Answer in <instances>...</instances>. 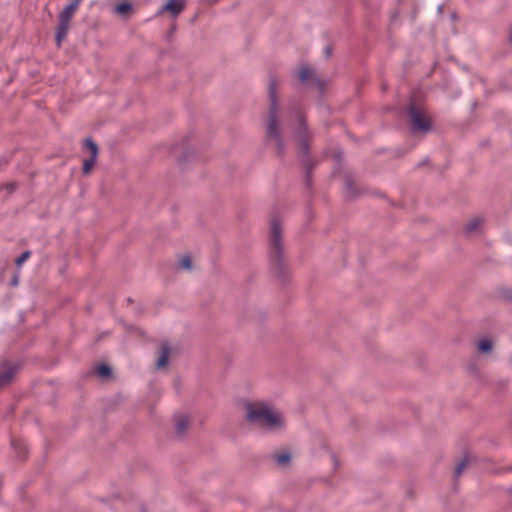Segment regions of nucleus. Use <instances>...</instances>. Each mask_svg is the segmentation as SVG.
<instances>
[{
	"instance_id": "1",
	"label": "nucleus",
	"mask_w": 512,
	"mask_h": 512,
	"mask_svg": "<svg viewBox=\"0 0 512 512\" xmlns=\"http://www.w3.org/2000/svg\"><path fill=\"white\" fill-rule=\"evenodd\" d=\"M268 99L269 108L265 118L266 141L273 143L277 154L282 155L285 150L283 130L286 127L293 130L299 142L300 151L305 155L308 154L310 133L306 128L303 113L298 106L293 104L286 109L280 106L278 82L273 76L270 77L268 83Z\"/></svg>"
},
{
	"instance_id": "2",
	"label": "nucleus",
	"mask_w": 512,
	"mask_h": 512,
	"mask_svg": "<svg viewBox=\"0 0 512 512\" xmlns=\"http://www.w3.org/2000/svg\"><path fill=\"white\" fill-rule=\"evenodd\" d=\"M245 417L250 424L269 431H276L284 426L282 416L264 402L246 403Z\"/></svg>"
},
{
	"instance_id": "3",
	"label": "nucleus",
	"mask_w": 512,
	"mask_h": 512,
	"mask_svg": "<svg viewBox=\"0 0 512 512\" xmlns=\"http://www.w3.org/2000/svg\"><path fill=\"white\" fill-rule=\"evenodd\" d=\"M269 258L273 269L277 274H282L283 263V241L282 226L280 220L273 217L269 228Z\"/></svg>"
},
{
	"instance_id": "4",
	"label": "nucleus",
	"mask_w": 512,
	"mask_h": 512,
	"mask_svg": "<svg viewBox=\"0 0 512 512\" xmlns=\"http://www.w3.org/2000/svg\"><path fill=\"white\" fill-rule=\"evenodd\" d=\"M407 113L409 117V123L411 125V130L413 133H427L431 130V118L423 107H420L414 102H412L410 103L407 109Z\"/></svg>"
},
{
	"instance_id": "5",
	"label": "nucleus",
	"mask_w": 512,
	"mask_h": 512,
	"mask_svg": "<svg viewBox=\"0 0 512 512\" xmlns=\"http://www.w3.org/2000/svg\"><path fill=\"white\" fill-rule=\"evenodd\" d=\"M77 9L78 8L75 7V5L69 3L64 7L58 16V25L56 28V43L58 47L61 46L62 41L66 38L70 29L71 19L73 18Z\"/></svg>"
},
{
	"instance_id": "6",
	"label": "nucleus",
	"mask_w": 512,
	"mask_h": 512,
	"mask_svg": "<svg viewBox=\"0 0 512 512\" xmlns=\"http://www.w3.org/2000/svg\"><path fill=\"white\" fill-rule=\"evenodd\" d=\"M19 371V364L4 360L0 363V389L10 385Z\"/></svg>"
},
{
	"instance_id": "7",
	"label": "nucleus",
	"mask_w": 512,
	"mask_h": 512,
	"mask_svg": "<svg viewBox=\"0 0 512 512\" xmlns=\"http://www.w3.org/2000/svg\"><path fill=\"white\" fill-rule=\"evenodd\" d=\"M85 146L89 149L91 156L83 162V173L89 174L96 162L99 149L97 144L90 138L85 140Z\"/></svg>"
},
{
	"instance_id": "8",
	"label": "nucleus",
	"mask_w": 512,
	"mask_h": 512,
	"mask_svg": "<svg viewBox=\"0 0 512 512\" xmlns=\"http://www.w3.org/2000/svg\"><path fill=\"white\" fill-rule=\"evenodd\" d=\"M297 76H298L300 82L303 84H306L309 82H311L315 85L320 84L316 77L314 69L312 67H310L309 65L300 66Z\"/></svg>"
},
{
	"instance_id": "9",
	"label": "nucleus",
	"mask_w": 512,
	"mask_h": 512,
	"mask_svg": "<svg viewBox=\"0 0 512 512\" xmlns=\"http://www.w3.org/2000/svg\"><path fill=\"white\" fill-rule=\"evenodd\" d=\"M185 7V0H168L165 5L162 6L159 13L168 12L173 17H177Z\"/></svg>"
},
{
	"instance_id": "10",
	"label": "nucleus",
	"mask_w": 512,
	"mask_h": 512,
	"mask_svg": "<svg viewBox=\"0 0 512 512\" xmlns=\"http://www.w3.org/2000/svg\"><path fill=\"white\" fill-rule=\"evenodd\" d=\"M169 356H170V347L168 344L164 343L160 346L159 357L157 358V361H156L157 369H162V368L166 367V365L168 364V361H169Z\"/></svg>"
},
{
	"instance_id": "11",
	"label": "nucleus",
	"mask_w": 512,
	"mask_h": 512,
	"mask_svg": "<svg viewBox=\"0 0 512 512\" xmlns=\"http://www.w3.org/2000/svg\"><path fill=\"white\" fill-rule=\"evenodd\" d=\"M175 429L179 435H184L189 426L188 416L185 414H177L174 417Z\"/></svg>"
},
{
	"instance_id": "12",
	"label": "nucleus",
	"mask_w": 512,
	"mask_h": 512,
	"mask_svg": "<svg viewBox=\"0 0 512 512\" xmlns=\"http://www.w3.org/2000/svg\"><path fill=\"white\" fill-rule=\"evenodd\" d=\"M483 220L482 218L480 217H475V218H472L466 225L465 227V232L467 234H470V233H473V232H476L481 224H482Z\"/></svg>"
},
{
	"instance_id": "13",
	"label": "nucleus",
	"mask_w": 512,
	"mask_h": 512,
	"mask_svg": "<svg viewBox=\"0 0 512 512\" xmlns=\"http://www.w3.org/2000/svg\"><path fill=\"white\" fill-rule=\"evenodd\" d=\"M11 444L16 453L18 454V457L24 458L27 452L25 443L22 440L13 439Z\"/></svg>"
},
{
	"instance_id": "14",
	"label": "nucleus",
	"mask_w": 512,
	"mask_h": 512,
	"mask_svg": "<svg viewBox=\"0 0 512 512\" xmlns=\"http://www.w3.org/2000/svg\"><path fill=\"white\" fill-rule=\"evenodd\" d=\"M477 348L481 353H490L493 345L489 339H481L477 343Z\"/></svg>"
},
{
	"instance_id": "15",
	"label": "nucleus",
	"mask_w": 512,
	"mask_h": 512,
	"mask_svg": "<svg viewBox=\"0 0 512 512\" xmlns=\"http://www.w3.org/2000/svg\"><path fill=\"white\" fill-rule=\"evenodd\" d=\"M132 10V5L128 2H122L116 5L115 12L119 15L125 16Z\"/></svg>"
},
{
	"instance_id": "16",
	"label": "nucleus",
	"mask_w": 512,
	"mask_h": 512,
	"mask_svg": "<svg viewBox=\"0 0 512 512\" xmlns=\"http://www.w3.org/2000/svg\"><path fill=\"white\" fill-rule=\"evenodd\" d=\"M274 459L275 461L279 464V465H286L289 463L290 459H291V455L289 453H286V452H283V453H277L274 455Z\"/></svg>"
},
{
	"instance_id": "17",
	"label": "nucleus",
	"mask_w": 512,
	"mask_h": 512,
	"mask_svg": "<svg viewBox=\"0 0 512 512\" xmlns=\"http://www.w3.org/2000/svg\"><path fill=\"white\" fill-rule=\"evenodd\" d=\"M468 466V459L464 458L462 459L455 467V472H454V475L455 477H459L463 472L464 470L466 469V467Z\"/></svg>"
},
{
	"instance_id": "18",
	"label": "nucleus",
	"mask_w": 512,
	"mask_h": 512,
	"mask_svg": "<svg viewBox=\"0 0 512 512\" xmlns=\"http://www.w3.org/2000/svg\"><path fill=\"white\" fill-rule=\"evenodd\" d=\"M97 374L102 378H106L111 374V368L106 364H101L97 367Z\"/></svg>"
},
{
	"instance_id": "19",
	"label": "nucleus",
	"mask_w": 512,
	"mask_h": 512,
	"mask_svg": "<svg viewBox=\"0 0 512 512\" xmlns=\"http://www.w3.org/2000/svg\"><path fill=\"white\" fill-rule=\"evenodd\" d=\"M179 265L182 269L189 270L192 267V261L189 256H183L179 262Z\"/></svg>"
},
{
	"instance_id": "20",
	"label": "nucleus",
	"mask_w": 512,
	"mask_h": 512,
	"mask_svg": "<svg viewBox=\"0 0 512 512\" xmlns=\"http://www.w3.org/2000/svg\"><path fill=\"white\" fill-rule=\"evenodd\" d=\"M31 256L30 251H24L16 260L15 264L17 266H21L24 262H26Z\"/></svg>"
},
{
	"instance_id": "21",
	"label": "nucleus",
	"mask_w": 512,
	"mask_h": 512,
	"mask_svg": "<svg viewBox=\"0 0 512 512\" xmlns=\"http://www.w3.org/2000/svg\"><path fill=\"white\" fill-rule=\"evenodd\" d=\"M6 188L8 189L9 192H13L16 188V183H9L6 185Z\"/></svg>"
},
{
	"instance_id": "22",
	"label": "nucleus",
	"mask_w": 512,
	"mask_h": 512,
	"mask_svg": "<svg viewBox=\"0 0 512 512\" xmlns=\"http://www.w3.org/2000/svg\"><path fill=\"white\" fill-rule=\"evenodd\" d=\"M8 159L6 157H0V169L7 165Z\"/></svg>"
},
{
	"instance_id": "23",
	"label": "nucleus",
	"mask_w": 512,
	"mask_h": 512,
	"mask_svg": "<svg viewBox=\"0 0 512 512\" xmlns=\"http://www.w3.org/2000/svg\"><path fill=\"white\" fill-rule=\"evenodd\" d=\"M82 2V0H72V2H70L72 5H75V7H79L80 3Z\"/></svg>"
},
{
	"instance_id": "24",
	"label": "nucleus",
	"mask_w": 512,
	"mask_h": 512,
	"mask_svg": "<svg viewBox=\"0 0 512 512\" xmlns=\"http://www.w3.org/2000/svg\"><path fill=\"white\" fill-rule=\"evenodd\" d=\"M325 52H326L327 55H329L331 53V49L329 47H326L325 48Z\"/></svg>"
},
{
	"instance_id": "25",
	"label": "nucleus",
	"mask_w": 512,
	"mask_h": 512,
	"mask_svg": "<svg viewBox=\"0 0 512 512\" xmlns=\"http://www.w3.org/2000/svg\"><path fill=\"white\" fill-rule=\"evenodd\" d=\"M347 188H348V189H350V188H351V183H350V182H348V183H347Z\"/></svg>"
}]
</instances>
